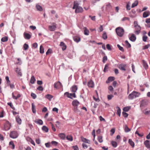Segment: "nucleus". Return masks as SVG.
Wrapping results in <instances>:
<instances>
[{"instance_id": "nucleus-1", "label": "nucleus", "mask_w": 150, "mask_h": 150, "mask_svg": "<svg viewBox=\"0 0 150 150\" xmlns=\"http://www.w3.org/2000/svg\"><path fill=\"white\" fill-rule=\"evenodd\" d=\"M79 4L77 1H74V6L72 8L73 9H75V12L76 13L81 12L83 11L82 8L79 6Z\"/></svg>"}, {"instance_id": "nucleus-2", "label": "nucleus", "mask_w": 150, "mask_h": 150, "mask_svg": "<svg viewBox=\"0 0 150 150\" xmlns=\"http://www.w3.org/2000/svg\"><path fill=\"white\" fill-rule=\"evenodd\" d=\"M116 32L117 34L120 37H121L124 33V30L122 28L119 27L116 29Z\"/></svg>"}, {"instance_id": "nucleus-3", "label": "nucleus", "mask_w": 150, "mask_h": 150, "mask_svg": "<svg viewBox=\"0 0 150 150\" xmlns=\"http://www.w3.org/2000/svg\"><path fill=\"white\" fill-rule=\"evenodd\" d=\"M140 95L139 93L134 91L129 95L128 98L129 99H132L134 98L139 97Z\"/></svg>"}, {"instance_id": "nucleus-4", "label": "nucleus", "mask_w": 150, "mask_h": 150, "mask_svg": "<svg viewBox=\"0 0 150 150\" xmlns=\"http://www.w3.org/2000/svg\"><path fill=\"white\" fill-rule=\"evenodd\" d=\"M18 133L15 131L11 132L10 134V137L13 138H16L18 137Z\"/></svg>"}, {"instance_id": "nucleus-5", "label": "nucleus", "mask_w": 150, "mask_h": 150, "mask_svg": "<svg viewBox=\"0 0 150 150\" xmlns=\"http://www.w3.org/2000/svg\"><path fill=\"white\" fill-rule=\"evenodd\" d=\"M64 95H66L68 97L71 99H72L73 97H76L75 93H69L68 92H66L64 93Z\"/></svg>"}, {"instance_id": "nucleus-6", "label": "nucleus", "mask_w": 150, "mask_h": 150, "mask_svg": "<svg viewBox=\"0 0 150 150\" xmlns=\"http://www.w3.org/2000/svg\"><path fill=\"white\" fill-rule=\"evenodd\" d=\"M52 24H53L52 25H50L49 26V29L51 31H54L57 28V25L55 23H53Z\"/></svg>"}, {"instance_id": "nucleus-7", "label": "nucleus", "mask_w": 150, "mask_h": 150, "mask_svg": "<svg viewBox=\"0 0 150 150\" xmlns=\"http://www.w3.org/2000/svg\"><path fill=\"white\" fill-rule=\"evenodd\" d=\"M54 86L55 88H57L59 87H62V86L60 82L58 81L54 84Z\"/></svg>"}, {"instance_id": "nucleus-8", "label": "nucleus", "mask_w": 150, "mask_h": 150, "mask_svg": "<svg viewBox=\"0 0 150 150\" xmlns=\"http://www.w3.org/2000/svg\"><path fill=\"white\" fill-rule=\"evenodd\" d=\"M15 71L18 76H22V73L21 72V69L20 68L18 67L16 68Z\"/></svg>"}, {"instance_id": "nucleus-9", "label": "nucleus", "mask_w": 150, "mask_h": 150, "mask_svg": "<svg viewBox=\"0 0 150 150\" xmlns=\"http://www.w3.org/2000/svg\"><path fill=\"white\" fill-rule=\"evenodd\" d=\"M77 86L76 85H74L72 86L71 88V91L75 93L77 90Z\"/></svg>"}, {"instance_id": "nucleus-10", "label": "nucleus", "mask_w": 150, "mask_h": 150, "mask_svg": "<svg viewBox=\"0 0 150 150\" xmlns=\"http://www.w3.org/2000/svg\"><path fill=\"white\" fill-rule=\"evenodd\" d=\"M87 85L89 87L93 88L94 87V83L92 80H90L88 83Z\"/></svg>"}, {"instance_id": "nucleus-11", "label": "nucleus", "mask_w": 150, "mask_h": 150, "mask_svg": "<svg viewBox=\"0 0 150 150\" xmlns=\"http://www.w3.org/2000/svg\"><path fill=\"white\" fill-rule=\"evenodd\" d=\"M23 35L24 38L27 39H29L31 37V35L30 34L25 33H24Z\"/></svg>"}, {"instance_id": "nucleus-12", "label": "nucleus", "mask_w": 150, "mask_h": 150, "mask_svg": "<svg viewBox=\"0 0 150 150\" xmlns=\"http://www.w3.org/2000/svg\"><path fill=\"white\" fill-rule=\"evenodd\" d=\"M74 40L76 42H78L81 40L80 38L78 36H74L73 37Z\"/></svg>"}, {"instance_id": "nucleus-13", "label": "nucleus", "mask_w": 150, "mask_h": 150, "mask_svg": "<svg viewBox=\"0 0 150 150\" xmlns=\"http://www.w3.org/2000/svg\"><path fill=\"white\" fill-rule=\"evenodd\" d=\"M150 14V12L148 11H147L144 12L143 14V17L144 18H146L149 16Z\"/></svg>"}, {"instance_id": "nucleus-14", "label": "nucleus", "mask_w": 150, "mask_h": 150, "mask_svg": "<svg viewBox=\"0 0 150 150\" xmlns=\"http://www.w3.org/2000/svg\"><path fill=\"white\" fill-rule=\"evenodd\" d=\"M60 46L62 47V49L63 51H64L67 48V46L63 42H60Z\"/></svg>"}, {"instance_id": "nucleus-15", "label": "nucleus", "mask_w": 150, "mask_h": 150, "mask_svg": "<svg viewBox=\"0 0 150 150\" xmlns=\"http://www.w3.org/2000/svg\"><path fill=\"white\" fill-rule=\"evenodd\" d=\"M72 104L73 106H78L79 104V102L77 100H74L72 101Z\"/></svg>"}, {"instance_id": "nucleus-16", "label": "nucleus", "mask_w": 150, "mask_h": 150, "mask_svg": "<svg viewBox=\"0 0 150 150\" xmlns=\"http://www.w3.org/2000/svg\"><path fill=\"white\" fill-rule=\"evenodd\" d=\"M136 39V37L134 34H132L131 36L129 38V40L132 42L134 41Z\"/></svg>"}, {"instance_id": "nucleus-17", "label": "nucleus", "mask_w": 150, "mask_h": 150, "mask_svg": "<svg viewBox=\"0 0 150 150\" xmlns=\"http://www.w3.org/2000/svg\"><path fill=\"white\" fill-rule=\"evenodd\" d=\"M112 9V6L110 4H108L106 6V10L108 11H110Z\"/></svg>"}, {"instance_id": "nucleus-18", "label": "nucleus", "mask_w": 150, "mask_h": 150, "mask_svg": "<svg viewBox=\"0 0 150 150\" xmlns=\"http://www.w3.org/2000/svg\"><path fill=\"white\" fill-rule=\"evenodd\" d=\"M149 141L148 140L145 141L144 143L146 147L148 148H150V145L149 144Z\"/></svg>"}, {"instance_id": "nucleus-19", "label": "nucleus", "mask_w": 150, "mask_h": 150, "mask_svg": "<svg viewBox=\"0 0 150 150\" xmlns=\"http://www.w3.org/2000/svg\"><path fill=\"white\" fill-rule=\"evenodd\" d=\"M16 121L19 124H21V120L18 115L16 117Z\"/></svg>"}, {"instance_id": "nucleus-20", "label": "nucleus", "mask_w": 150, "mask_h": 150, "mask_svg": "<svg viewBox=\"0 0 150 150\" xmlns=\"http://www.w3.org/2000/svg\"><path fill=\"white\" fill-rule=\"evenodd\" d=\"M118 68L119 69H120L121 70H122L123 71H125L126 70V69H125V66L123 65L122 64H121L119 65L118 66Z\"/></svg>"}, {"instance_id": "nucleus-21", "label": "nucleus", "mask_w": 150, "mask_h": 150, "mask_svg": "<svg viewBox=\"0 0 150 150\" xmlns=\"http://www.w3.org/2000/svg\"><path fill=\"white\" fill-rule=\"evenodd\" d=\"M124 128L125 132H128L131 130V129L129 128L128 126L126 125L124 126Z\"/></svg>"}, {"instance_id": "nucleus-22", "label": "nucleus", "mask_w": 150, "mask_h": 150, "mask_svg": "<svg viewBox=\"0 0 150 150\" xmlns=\"http://www.w3.org/2000/svg\"><path fill=\"white\" fill-rule=\"evenodd\" d=\"M59 137L62 139H65L66 137V135L63 133H60L59 134Z\"/></svg>"}, {"instance_id": "nucleus-23", "label": "nucleus", "mask_w": 150, "mask_h": 150, "mask_svg": "<svg viewBox=\"0 0 150 150\" xmlns=\"http://www.w3.org/2000/svg\"><path fill=\"white\" fill-rule=\"evenodd\" d=\"M108 89L109 91V93H113L114 89L112 86H109L108 87Z\"/></svg>"}, {"instance_id": "nucleus-24", "label": "nucleus", "mask_w": 150, "mask_h": 150, "mask_svg": "<svg viewBox=\"0 0 150 150\" xmlns=\"http://www.w3.org/2000/svg\"><path fill=\"white\" fill-rule=\"evenodd\" d=\"M45 97L50 101L53 96L50 94H47L45 96Z\"/></svg>"}, {"instance_id": "nucleus-25", "label": "nucleus", "mask_w": 150, "mask_h": 150, "mask_svg": "<svg viewBox=\"0 0 150 150\" xmlns=\"http://www.w3.org/2000/svg\"><path fill=\"white\" fill-rule=\"evenodd\" d=\"M81 140L83 142L86 143L88 144H90V141L88 139H87L84 138H81Z\"/></svg>"}, {"instance_id": "nucleus-26", "label": "nucleus", "mask_w": 150, "mask_h": 150, "mask_svg": "<svg viewBox=\"0 0 150 150\" xmlns=\"http://www.w3.org/2000/svg\"><path fill=\"white\" fill-rule=\"evenodd\" d=\"M42 129L43 131H44L46 132H48L49 130L48 127L45 126H43L42 127Z\"/></svg>"}, {"instance_id": "nucleus-27", "label": "nucleus", "mask_w": 150, "mask_h": 150, "mask_svg": "<svg viewBox=\"0 0 150 150\" xmlns=\"http://www.w3.org/2000/svg\"><path fill=\"white\" fill-rule=\"evenodd\" d=\"M35 81L36 80L34 76H32L30 80V82L32 84H33L35 83Z\"/></svg>"}, {"instance_id": "nucleus-28", "label": "nucleus", "mask_w": 150, "mask_h": 150, "mask_svg": "<svg viewBox=\"0 0 150 150\" xmlns=\"http://www.w3.org/2000/svg\"><path fill=\"white\" fill-rule=\"evenodd\" d=\"M84 30V34L85 35H89V31L86 27L83 28Z\"/></svg>"}, {"instance_id": "nucleus-29", "label": "nucleus", "mask_w": 150, "mask_h": 150, "mask_svg": "<svg viewBox=\"0 0 150 150\" xmlns=\"http://www.w3.org/2000/svg\"><path fill=\"white\" fill-rule=\"evenodd\" d=\"M36 7L37 9L39 11H42V7L39 5H37L36 6Z\"/></svg>"}, {"instance_id": "nucleus-30", "label": "nucleus", "mask_w": 150, "mask_h": 150, "mask_svg": "<svg viewBox=\"0 0 150 150\" xmlns=\"http://www.w3.org/2000/svg\"><path fill=\"white\" fill-rule=\"evenodd\" d=\"M128 141L130 145L132 146V147H134V142L132 141V139H129Z\"/></svg>"}, {"instance_id": "nucleus-31", "label": "nucleus", "mask_w": 150, "mask_h": 150, "mask_svg": "<svg viewBox=\"0 0 150 150\" xmlns=\"http://www.w3.org/2000/svg\"><path fill=\"white\" fill-rule=\"evenodd\" d=\"M32 110L33 113H35L36 111L35 107L33 103L32 104Z\"/></svg>"}, {"instance_id": "nucleus-32", "label": "nucleus", "mask_w": 150, "mask_h": 150, "mask_svg": "<svg viewBox=\"0 0 150 150\" xmlns=\"http://www.w3.org/2000/svg\"><path fill=\"white\" fill-rule=\"evenodd\" d=\"M116 108L117 109V114L119 116H120L121 114V110L120 108L118 107H117Z\"/></svg>"}, {"instance_id": "nucleus-33", "label": "nucleus", "mask_w": 150, "mask_h": 150, "mask_svg": "<svg viewBox=\"0 0 150 150\" xmlns=\"http://www.w3.org/2000/svg\"><path fill=\"white\" fill-rule=\"evenodd\" d=\"M98 140L100 143H102L103 142V137L101 136H99L98 138Z\"/></svg>"}, {"instance_id": "nucleus-34", "label": "nucleus", "mask_w": 150, "mask_h": 150, "mask_svg": "<svg viewBox=\"0 0 150 150\" xmlns=\"http://www.w3.org/2000/svg\"><path fill=\"white\" fill-rule=\"evenodd\" d=\"M138 1H135L134 3L132 4V8H134V7L137 6L138 4Z\"/></svg>"}, {"instance_id": "nucleus-35", "label": "nucleus", "mask_w": 150, "mask_h": 150, "mask_svg": "<svg viewBox=\"0 0 150 150\" xmlns=\"http://www.w3.org/2000/svg\"><path fill=\"white\" fill-rule=\"evenodd\" d=\"M8 40V37L7 36H5L2 38L1 39V41L3 42H5L7 41Z\"/></svg>"}, {"instance_id": "nucleus-36", "label": "nucleus", "mask_w": 150, "mask_h": 150, "mask_svg": "<svg viewBox=\"0 0 150 150\" xmlns=\"http://www.w3.org/2000/svg\"><path fill=\"white\" fill-rule=\"evenodd\" d=\"M111 144L112 146L113 147H117V143L116 142L114 141H112L111 142Z\"/></svg>"}, {"instance_id": "nucleus-37", "label": "nucleus", "mask_w": 150, "mask_h": 150, "mask_svg": "<svg viewBox=\"0 0 150 150\" xmlns=\"http://www.w3.org/2000/svg\"><path fill=\"white\" fill-rule=\"evenodd\" d=\"M35 122L40 125H42L43 124V121L41 120H38Z\"/></svg>"}, {"instance_id": "nucleus-38", "label": "nucleus", "mask_w": 150, "mask_h": 150, "mask_svg": "<svg viewBox=\"0 0 150 150\" xmlns=\"http://www.w3.org/2000/svg\"><path fill=\"white\" fill-rule=\"evenodd\" d=\"M12 97L13 98L15 99H17L18 98L20 97H21V95L19 94H18L17 96H16L14 95L13 93H12Z\"/></svg>"}, {"instance_id": "nucleus-39", "label": "nucleus", "mask_w": 150, "mask_h": 150, "mask_svg": "<svg viewBox=\"0 0 150 150\" xmlns=\"http://www.w3.org/2000/svg\"><path fill=\"white\" fill-rule=\"evenodd\" d=\"M66 139L69 141H71L73 140L72 137L71 135H68L66 137Z\"/></svg>"}, {"instance_id": "nucleus-40", "label": "nucleus", "mask_w": 150, "mask_h": 150, "mask_svg": "<svg viewBox=\"0 0 150 150\" xmlns=\"http://www.w3.org/2000/svg\"><path fill=\"white\" fill-rule=\"evenodd\" d=\"M9 144L11 146V148L12 149H14L15 148V145L13 142L11 141L9 143Z\"/></svg>"}, {"instance_id": "nucleus-41", "label": "nucleus", "mask_w": 150, "mask_h": 150, "mask_svg": "<svg viewBox=\"0 0 150 150\" xmlns=\"http://www.w3.org/2000/svg\"><path fill=\"white\" fill-rule=\"evenodd\" d=\"M102 38L104 40H106L107 38V35L106 33H104L102 35Z\"/></svg>"}, {"instance_id": "nucleus-42", "label": "nucleus", "mask_w": 150, "mask_h": 150, "mask_svg": "<svg viewBox=\"0 0 150 150\" xmlns=\"http://www.w3.org/2000/svg\"><path fill=\"white\" fill-rule=\"evenodd\" d=\"M6 80L7 81V84L8 86H9L10 83V81L9 80V78L8 76L6 77Z\"/></svg>"}, {"instance_id": "nucleus-43", "label": "nucleus", "mask_w": 150, "mask_h": 150, "mask_svg": "<svg viewBox=\"0 0 150 150\" xmlns=\"http://www.w3.org/2000/svg\"><path fill=\"white\" fill-rule=\"evenodd\" d=\"M134 27L135 28L136 30H141V27L138 25H135Z\"/></svg>"}, {"instance_id": "nucleus-44", "label": "nucleus", "mask_w": 150, "mask_h": 150, "mask_svg": "<svg viewBox=\"0 0 150 150\" xmlns=\"http://www.w3.org/2000/svg\"><path fill=\"white\" fill-rule=\"evenodd\" d=\"M40 53L43 54L44 52V48L42 45L40 47Z\"/></svg>"}, {"instance_id": "nucleus-45", "label": "nucleus", "mask_w": 150, "mask_h": 150, "mask_svg": "<svg viewBox=\"0 0 150 150\" xmlns=\"http://www.w3.org/2000/svg\"><path fill=\"white\" fill-rule=\"evenodd\" d=\"M115 79V78L113 76L109 77L108 78V80L109 81H112Z\"/></svg>"}, {"instance_id": "nucleus-46", "label": "nucleus", "mask_w": 150, "mask_h": 150, "mask_svg": "<svg viewBox=\"0 0 150 150\" xmlns=\"http://www.w3.org/2000/svg\"><path fill=\"white\" fill-rule=\"evenodd\" d=\"M146 105V103L145 101L143 100L142 101L141 104H140V107H144Z\"/></svg>"}, {"instance_id": "nucleus-47", "label": "nucleus", "mask_w": 150, "mask_h": 150, "mask_svg": "<svg viewBox=\"0 0 150 150\" xmlns=\"http://www.w3.org/2000/svg\"><path fill=\"white\" fill-rule=\"evenodd\" d=\"M91 105L93 106V107L94 108H97L98 104L94 102H92L91 103Z\"/></svg>"}, {"instance_id": "nucleus-48", "label": "nucleus", "mask_w": 150, "mask_h": 150, "mask_svg": "<svg viewBox=\"0 0 150 150\" xmlns=\"http://www.w3.org/2000/svg\"><path fill=\"white\" fill-rule=\"evenodd\" d=\"M117 47L122 52L124 51V49H123V47H121L119 44L117 45Z\"/></svg>"}, {"instance_id": "nucleus-49", "label": "nucleus", "mask_w": 150, "mask_h": 150, "mask_svg": "<svg viewBox=\"0 0 150 150\" xmlns=\"http://www.w3.org/2000/svg\"><path fill=\"white\" fill-rule=\"evenodd\" d=\"M23 47L24 49V50H27L28 48V44L25 43L23 45Z\"/></svg>"}, {"instance_id": "nucleus-50", "label": "nucleus", "mask_w": 150, "mask_h": 150, "mask_svg": "<svg viewBox=\"0 0 150 150\" xmlns=\"http://www.w3.org/2000/svg\"><path fill=\"white\" fill-rule=\"evenodd\" d=\"M143 64L144 67L145 69H147L148 67V66L146 62L144 61L143 62Z\"/></svg>"}, {"instance_id": "nucleus-51", "label": "nucleus", "mask_w": 150, "mask_h": 150, "mask_svg": "<svg viewBox=\"0 0 150 150\" xmlns=\"http://www.w3.org/2000/svg\"><path fill=\"white\" fill-rule=\"evenodd\" d=\"M106 47L107 49L109 50H112L111 46L109 44H108L106 45Z\"/></svg>"}, {"instance_id": "nucleus-52", "label": "nucleus", "mask_w": 150, "mask_h": 150, "mask_svg": "<svg viewBox=\"0 0 150 150\" xmlns=\"http://www.w3.org/2000/svg\"><path fill=\"white\" fill-rule=\"evenodd\" d=\"M99 119L100 121H104L105 122L106 121L101 116H99Z\"/></svg>"}, {"instance_id": "nucleus-53", "label": "nucleus", "mask_w": 150, "mask_h": 150, "mask_svg": "<svg viewBox=\"0 0 150 150\" xmlns=\"http://www.w3.org/2000/svg\"><path fill=\"white\" fill-rule=\"evenodd\" d=\"M148 37L146 36H144L142 37L143 40L144 42H146Z\"/></svg>"}, {"instance_id": "nucleus-54", "label": "nucleus", "mask_w": 150, "mask_h": 150, "mask_svg": "<svg viewBox=\"0 0 150 150\" xmlns=\"http://www.w3.org/2000/svg\"><path fill=\"white\" fill-rule=\"evenodd\" d=\"M113 97V96L112 95H109L107 96L108 99V100H111Z\"/></svg>"}, {"instance_id": "nucleus-55", "label": "nucleus", "mask_w": 150, "mask_h": 150, "mask_svg": "<svg viewBox=\"0 0 150 150\" xmlns=\"http://www.w3.org/2000/svg\"><path fill=\"white\" fill-rule=\"evenodd\" d=\"M129 109V108L128 107L124 108L123 109V111L125 112L128 111Z\"/></svg>"}, {"instance_id": "nucleus-56", "label": "nucleus", "mask_w": 150, "mask_h": 150, "mask_svg": "<svg viewBox=\"0 0 150 150\" xmlns=\"http://www.w3.org/2000/svg\"><path fill=\"white\" fill-rule=\"evenodd\" d=\"M31 96L34 99H35L36 98V94L33 93H31Z\"/></svg>"}, {"instance_id": "nucleus-57", "label": "nucleus", "mask_w": 150, "mask_h": 150, "mask_svg": "<svg viewBox=\"0 0 150 150\" xmlns=\"http://www.w3.org/2000/svg\"><path fill=\"white\" fill-rule=\"evenodd\" d=\"M107 60V56H104L103 59V63H104L105 61H106Z\"/></svg>"}, {"instance_id": "nucleus-58", "label": "nucleus", "mask_w": 150, "mask_h": 150, "mask_svg": "<svg viewBox=\"0 0 150 150\" xmlns=\"http://www.w3.org/2000/svg\"><path fill=\"white\" fill-rule=\"evenodd\" d=\"M108 65L107 64H106L105 65V67L104 68V69L103 71L105 72L106 71V70L107 69H108Z\"/></svg>"}, {"instance_id": "nucleus-59", "label": "nucleus", "mask_w": 150, "mask_h": 150, "mask_svg": "<svg viewBox=\"0 0 150 150\" xmlns=\"http://www.w3.org/2000/svg\"><path fill=\"white\" fill-rule=\"evenodd\" d=\"M122 114L123 115V116L125 117H127L128 116V114L127 113H126V112H122Z\"/></svg>"}, {"instance_id": "nucleus-60", "label": "nucleus", "mask_w": 150, "mask_h": 150, "mask_svg": "<svg viewBox=\"0 0 150 150\" xmlns=\"http://www.w3.org/2000/svg\"><path fill=\"white\" fill-rule=\"evenodd\" d=\"M74 106V110L75 112H78L79 110L77 108L78 106Z\"/></svg>"}, {"instance_id": "nucleus-61", "label": "nucleus", "mask_w": 150, "mask_h": 150, "mask_svg": "<svg viewBox=\"0 0 150 150\" xmlns=\"http://www.w3.org/2000/svg\"><path fill=\"white\" fill-rule=\"evenodd\" d=\"M149 46H150V45L149 44H148L147 45H146L144 47L143 49L144 50L147 49L149 47Z\"/></svg>"}, {"instance_id": "nucleus-62", "label": "nucleus", "mask_w": 150, "mask_h": 150, "mask_svg": "<svg viewBox=\"0 0 150 150\" xmlns=\"http://www.w3.org/2000/svg\"><path fill=\"white\" fill-rule=\"evenodd\" d=\"M115 129L114 128L110 130V132L112 133L111 134V135H113V134L115 133Z\"/></svg>"}, {"instance_id": "nucleus-63", "label": "nucleus", "mask_w": 150, "mask_h": 150, "mask_svg": "<svg viewBox=\"0 0 150 150\" xmlns=\"http://www.w3.org/2000/svg\"><path fill=\"white\" fill-rule=\"evenodd\" d=\"M37 89L39 91H42L43 90V87L41 86H39L37 88Z\"/></svg>"}, {"instance_id": "nucleus-64", "label": "nucleus", "mask_w": 150, "mask_h": 150, "mask_svg": "<svg viewBox=\"0 0 150 150\" xmlns=\"http://www.w3.org/2000/svg\"><path fill=\"white\" fill-rule=\"evenodd\" d=\"M33 47L34 48H36L38 47V44L36 43H35L33 44Z\"/></svg>"}]
</instances>
